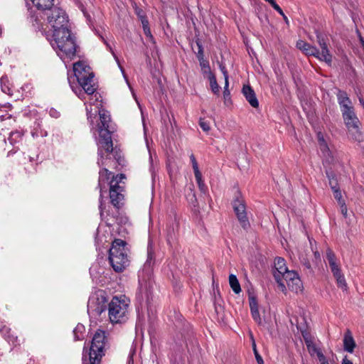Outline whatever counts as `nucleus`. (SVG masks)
<instances>
[{
	"label": "nucleus",
	"mask_w": 364,
	"mask_h": 364,
	"mask_svg": "<svg viewBox=\"0 0 364 364\" xmlns=\"http://www.w3.org/2000/svg\"><path fill=\"white\" fill-rule=\"evenodd\" d=\"M199 125L204 132H208L210 130V127L209 122L203 119H200Z\"/></svg>",
	"instance_id": "nucleus-33"
},
{
	"label": "nucleus",
	"mask_w": 364,
	"mask_h": 364,
	"mask_svg": "<svg viewBox=\"0 0 364 364\" xmlns=\"http://www.w3.org/2000/svg\"><path fill=\"white\" fill-rule=\"evenodd\" d=\"M192 167H193V171H194V175H195V177L196 178H200V175L201 174L200 170H199V168H198V163H193L192 164Z\"/></svg>",
	"instance_id": "nucleus-36"
},
{
	"label": "nucleus",
	"mask_w": 364,
	"mask_h": 364,
	"mask_svg": "<svg viewBox=\"0 0 364 364\" xmlns=\"http://www.w3.org/2000/svg\"><path fill=\"white\" fill-rule=\"evenodd\" d=\"M143 30H144V34H145L147 37L150 38L151 39H152V38H153V36H152V35H151V30H150L149 26V27H146V28H143Z\"/></svg>",
	"instance_id": "nucleus-42"
},
{
	"label": "nucleus",
	"mask_w": 364,
	"mask_h": 364,
	"mask_svg": "<svg viewBox=\"0 0 364 364\" xmlns=\"http://www.w3.org/2000/svg\"><path fill=\"white\" fill-rule=\"evenodd\" d=\"M140 325H141V324H140V321H139L137 322V323H136V330H138V328H139V326H140Z\"/></svg>",
	"instance_id": "nucleus-54"
},
{
	"label": "nucleus",
	"mask_w": 364,
	"mask_h": 364,
	"mask_svg": "<svg viewBox=\"0 0 364 364\" xmlns=\"http://www.w3.org/2000/svg\"><path fill=\"white\" fill-rule=\"evenodd\" d=\"M336 96L346 127L360 124V120L355 112L353 103L346 92L338 90Z\"/></svg>",
	"instance_id": "nucleus-8"
},
{
	"label": "nucleus",
	"mask_w": 364,
	"mask_h": 364,
	"mask_svg": "<svg viewBox=\"0 0 364 364\" xmlns=\"http://www.w3.org/2000/svg\"><path fill=\"white\" fill-rule=\"evenodd\" d=\"M305 342L308 350L311 355H316L317 357H318V353H323L321 350L316 347V344L308 338H305Z\"/></svg>",
	"instance_id": "nucleus-23"
},
{
	"label": "nucleus",
	"mask_w": 364,
	"mask_h": 364,
	"mask_svg": "<svg viewBox=\"0 0 364 364\" xmlns=\"http://www.w3.org/2000/svg\"><path fill=\"white\" fill-rule=\"evenodd\" d=\"M75 77L77 85L72 84L78 90V88L84 90L86 94H93L97 90V85L94 80V74L91 68L84 61H78L73 65Z\"/></svg>",
	"instance_id": "nucleus-5"
},
{
	"label": "nucleus",
	"mask_w": 364,
	"mask_h": 364,
	"mask_svg": "<svg viewBox=\"0 0 364 364\" xmlns=\"http://www.w3.org/2000/svg\"><path fill=\"white\" fill-rule=\"evenodd\" d=\"M190 159H191V164L197 162L196 159V157H195V156L193 154H191L190 156Z\"/></svg>",
	"instance_id": "nucleus-48"
},
{
	"label": "nucleus",
	"mask_w": 364,
	"mask_h": 364,
	"mask_svg": "<svg viewBox=\"0 0 364 364\" xmlns=\"http://www.w3.org/2000/svg\"><path fill=\"white\" fill-rule=\"evenodd\" d=\"M22 134L19 132H14L10 134L9 137V140L11 144H14L19 141L21 139Z\"/></svg>",
	"instance_id": "nucleus-28"
},
{
	"label": "nucleus",
	"mask_w": 364,
	"mask_h": 364,
	"mask_svg": "<svg viewBox=\"0 0 364 364\" xmlns=\"http://www.w3.org/2000/svg\"><path fill=\"white\" fill-rule=\"evenodd\" d=\"M136 14L138 16V17L139 18V19H141L142 16H145L144 15V11L141 9H136Z\"/></svg>",
	"instance_id": "nucleus-44"
},
{
	"label": "nucleus",
	"mask_w": 364,
	"mask_h": 364,
	"mask_svg": "<svg viewBox=\"0 0 364 364\" xmlns=\"http://www.w3.org/2000/svg\"><path fill=\"white\" fill-rule=\"evenodd\" d=\"M100 215L102 218L104 215V213H103V207H102V201H100Z\"/></svg>",
	"instance_id": "nucleus-49"
},
{
	"label": "nucleus",
	"mask_w": 364,
	"mask_h": 364,
	"mask_svg": "<svg viewBox=\"0 0 364 364\" xmlns=\"http://www.w3.org/2000/svg\"><path fill=\"white\" fill-rule=\"evenodd\" d=\"M229 284L235 294H240L241 292V287L237 277L235 274H230L229 276Z\"/></svg>",
	"instance_id": "nucleus-21"
},
{
	"label": "nucleus",
	"mask_w": 364,
	"mask_h": 364,
	"mask_svg": "<svg viewBox=\"0 0 364 364\" xmlns=\"http://www.w3.org/2000/svg\"><path fill=\"white\" fill-rule=\"evenodd\" d=\"M85 332V326L81 323H78L73 330L75 340L78 341V340L83 339Z\"/></svg>",
	"instance_id": "nucleus-24"
},
{
	"label": "nucleus",
	"mask_w": 364,
	"mask_h": 364,
	"mask_svg": "<svg viewBox=\"0 0 364 364\" xmlns=\"http://www.w3.org/2000/svg\"><path fill=\"white\" fill-rule=\"evenodd\" d=\"M196 182L198 183L199 189L202 192L205 193V190H206V186H205L203 181L202 179V174L200 175V178H196Z\"/></svg>",
	"instance_id": "nucleus-31"
},
{
	"label": "nucleus",
	"mask_w": 364,
	"mask_h": 364,
	"mask_svg": "<svg viewBox=\"0 0 364 364\" xmlns=\"http://www.w3.org/2000/svg\"><path fill=\"white\" fill-rule=\"evenodd\" d=\"M265 1L269 3L270 4H272L274 1H275L274 0H265Z\"/></svg>",
	"instance_id": "nucleus-55"
},
{
	"label": "nucleus",
	"mask_w": 364,
	"mask_h": 364,
	"mask_svg": "<svg viewBox=\"0 0 364 364\" xmlns=\"http://www.w3.org/2000/svg\"><path fill=\"white\" fill-rule=\"evenodd\" d=\"M107 306L106 294L103 290H97L90 296L87 302V312L92 316H98L105 312Z\"/></svg>",
	"instance_id": "nucleus-10"
},
{
	"label": "nucleus",
	"mask_w": 364,
	"mask_h": 364,
	"mask_svg": "<svg viewBox=\"0 0 364 364\" xmlns=\"http://www.w3.org/2000/svg\"><path fill=\"white\" fill-rule=\"evenodd\" d=\"M199 63L202 73L204 75V76L208 78L211 77V75H215L210 70V65L208 60L201 58Z\"/></svg>",
	"instance_id": "nucleus-22"
},
{
	"label": "nucleus",
	"mask_w": 364,
	"mask_h": 364,
	"mask_svg": "<svg viewBox=\"0 0 364 364\" xmlns=\"http://www.w3.org/2000/svg\"><path fill=\"white\" fill-rule=\"evenodd\" d=\"M355 347V343L350 331H348L343 338L344 350L348 353H353Z\"/></svg>",
	"instance_id": "nucleus-17"
},
{
	"label": "nucleus",
	"mask_w": 364,
	"mask_h": 364,
	"mask_svg": "<svg viewBox=\"0 0 364 364\" xmlns=\"http://www.w3.org/2000/svg\"><path fill=\"white\" fill-rule=\"evenodd\" d=\"M140 20L143 28L149 27V21L146 16H142Z\"/></svg>",
	"instance_id": "nucleus-43"
},
{
	"label": "nucleus",
	"mask_w": 364,
	"mask_h": 364,
	"mask_svg": "<svg viewBox=\"0 0 364 364\" xmlns=\"http://www.w3.org/2000/svg\"><path fill=\"white\" fill-rule=\"evenodd\" d=\"M153 259V254L152 252L149 250H148V256L147 259L144 265V269L147 270L148 272L150 271L151 267V261Z\"/></svg>",
	"instance_id": "nucleus-29"
},
{
	"label": "nucleus",
	"mask_w": 364,
	"mask_h": 364,
	"mask_svg": "<svg viewBox=\"0 0 364 364\" xmlns=\"http://www.w3.org/2000/svg\"><path fill=\"white\" fill-rule=\"evenodd\" d=\"M326 259L328 262L331 272L336 279L338 287L343 291H346L348 288L347 283L344 275L341 272L340 264L333 252L329 248L326 250Z\"/></svg>",
	"instance_id": "nucleus-11"
},
{
	"label": "nucleus",
	"mask_w": 364,
	"mask_h": 364,
	"mask_svg": "<svg viewBox=\"0 0 364 364\" xmlns=\"http://www.w3.org/2000/svg\"><path fill=\"white\" fill-rule=\"evenodd\" d=\"M341 364H353V363L350 360H348L346 357H345L343 359Z\"/></svg>",
	"instance_id": "nucleus-46"
},
{
	"label": "nucleus",
	"mask_w": 364,
	"mask_h": 364,
	"mask_svg": "<svg viewBox=\"0 0 364 364\" xmlns=\"http://www.w3.org/2000/svg\"><path fill=\"white\" fill-rule=\"evenodd\" d=\"M168 234H167V240L170 243L171 240H173L175 238V231L174 228L172 227L171 228H169L168 229Z\"/></svg>",
	"instance_id": "nucleus-35"
},
{
	"label": "nucleus",
	"mask_w": 364,
	"mask_h": 364,
	"mask_svg": "<svg viewBox=\"0 0 364 364\" xmlns=\"http://www.w3.org/2000/svg\"><path fill=\"white\" fill-rule=\"evenodd\" d=\"M68 82L72 90L82 101H84L87 119L92 126V131L95 136L98 146L99 166H110L109 163L113 162L109 157L113 150L111 130L109 123L110 116L102 107L100 95L96 92L93 94H86L84 90H78L72 84L71 77H68Z\"/></svg>",
	"instance_id": "nucleus-1"
},
{
	"label": "nucleus",
	"mask_w": 364,
	"mask_h": 364,
	"mask_svg": "<svg viewBox=\"0 0 364 364\" xmlns=\"http://www.w3.org/2000/svg\"><path fill=\"white\" fill-rule=\"evenodd\" d=\"M133 353H131L129 355L127 364H134L133 358H132Z\"/></svg>",
	"instance_id": "nucleus-47"
},
{
	"label": "nucleus",
	"mask_w": 364,
	"mask_h": 364,
	"mask_svg": "<svg viewBox=\"0 0 364 364\" xmlns=\"http://www.w3.org/2000/svg\"><path fill=\"white\" fill-rule=\"evenodd\" d=\"M249 305L253 319L258 323H261L262 320L259 312V305L256 297L254 295H249Z\"/></svg>",
	"instance_id": "nucleus-15"
},
{
	"label": "nucleus",
	"mask_w": 364,
	"mask_h": 364,
	"mask_svg": "<svg viewBox=\"0 0 364 364\" xmlns=\"http://www.w3.org/2000/svg\"><path fill=\"white\" fill-rule=\"evenodd\" d=\"M106 336L105 332L98 330L95 333L89 353L88 362L85 355L82 358V364H98L104 355Z\"/></svg>",
	"instance_id": "nucleus-9"
},
{
	"label": "nucleus",
	"mask_w": 364,
	"mask_h": 364,
	"mask_svg": "<svg viewBox=\"0 0 364 364\" xmlns=\"http://www.w3.org/2000/svg\"><path fill=\"white\" fill-rule=\"evenodd\" d=\"M318 141H319V143H320L321 141H324V139H323V136L321 135V134H318Z\"/></svg>",
	"instance_id": "nucleus-51"
},
{
	"label": "nucleus",
	"mask_w": 364,
	"mask_h": 364,
	"mask_svg": "<svg viewBox=\"0 0 364 364\" xmlns=\"http://www.w3.org/2000/svg\"><path fill=\"white\" fill-rule=\"evenodd\" d=\"M1 333L9 343L16 345V343L17 342V336L11 333L9 328L4 326L1 329Z\"/></svg>",
	"instance_id": "nucleus-20"
},
{
	"label": "nucleus",
	"mask_w": 364,
	"mask_h": 364,
	"mask_svg": "<svg viewBox=\"0 0 364 364\" xmlns=\"http://www.w3.org/2000/svg\"><path fill=\"white\" fill-rule=\"evenodd\" d=\"M49 114L50 117H52L53 118H58L60 116L59 112H58L56 109H55L53 108H51L49 110Z\"/></svg>",
	"instance_id": "nucleus-39"
},
{
	"label": "nucleus",
	"mask_w": 364,
	"mask_h": 364,
	"mask_svg": "<svg viewBox=\"0 0 364 364\" xmlns=\"http://www.w3.org/2000/svg\"><path fill=\"white\" fill-rule=\"evenodd\" d=\"M150 161H151V164H152V156L151 154H150Z\"/></svg>",
	"instance_id": "nucleus-58"
},
{
	"label": "nucleus",
	"mask_w": 364,
	"mask_h": 364,
	"mask_svg": "<svg viewBox=\"0 0 364 364\" xmlns=\"http://www.w3.org/2000/svg\"><path fill=\"white\" fill-rule=\"evenodd\" d=\"M271 5L277 11L281 9L279 6L275 1H274Z\"/></svg>",
	"instance_id": "nucleus-45"
},
{
	"label": "nucleus",
	"mask_w": 364,
	"mask_h": 364,
	"mask_svg": "<svg viewBox=\"0 0 364 364\" xmlns=\"http://www.w3.org/2000/svg\"><path fill=\"white\" fill-rule=\"evenodd\" d=\"M328 179H329V184L331 186V188L333 192V196L335 199L337 200L338 203H340L341 202H344V200L342 198V194L339 189V187L338 186V184L334 180L333 177H331L328 175Z\"/></svg>",
	"instance_id": "nucleus-18"
},
{
	"label": "nucleus",
	"mask_w": 364,
	"mask_h": 364,
	"mask_svg": "<svg viewBox=\"0 0 364 364\" xmlns=\"http://www.w3.org/2000/svg\"><path fill=\"white\" fill-rule=\"evenodd\" d=\"M359 101H360V104L362 105V106L363 107V103H364L363 100L362 98H360Z\"/></svg>",
	"instance_id": "nucleus-56"
},
{
	"label": "nucleus",
	"mask_w": 364,
	"mask_h": 364,
	"mask_svg": "<svg viewBox=\"0 0 364 364\" xmlns=\"http://www.w3.org/2000/svg\"><path fill=\"white\" fill-rule=\"evenodd\" d=\"M338 205H339L340 211H341V214L343 215V216L344 218H347L348 208H347L345 201L342 202V203L341 202L340 203H338Z\"/></svg>",
	"instance_id": "nucleus-32"
},
{
	"label": "nucleus",
	"mask_w": 364,
	"mask_h": 364,
	"mask_svg": "<svg viewBox=\"0 0 364 364\" xmlns=\"http://www.w3.org/2000/svg\"><path fill=\"white\" fill-rule=\"evenodd\" d=\"M277 12H278L280 15H282V16H284V12H283V11H282V9H281L280 10H279Z\"/></svg>",
	"instance_id": "nucleus-53"
},
{
	"label": "nucleus",
	"mask_w": 364,
	"mask_h": 364,
	"mask_svg": "<svg viewBox=\"0 0 364 364\" xmlns=\"http://www.w3.org/2000/svg\"><path fill=\"white\" fill-rule=\"evenodd\" d=\"M360 40L361 45L363 46V49H364V38L360 37Z\"/></svg>",
	"instance_id": "nucleus-52"
},
{
	"label": "nucleus",
	"mask_w": 364,
	"mask_h": 364,
	"mask_svg": "<svg viewBox=\"0 0 364 364\" xmlns=\"http://www.w3.org/2000/svg\"><path fill=\"white\" fill-rule=\"evenodd\" d=\"M319 147L324 155H329V149L325 141L320 142Z\"/></svg>",
	"instance_id": "nucleus-34"
},
{
	"label": "nucleus",
	"mask_w": 364,
	"mask_h": 364,
	"mask_svg": "<svg viewBox=\"0 0 364 364\" xmlns=\"http://www.w3.org/2000/svg\"><path fill=\"white\" fill-rule=\"evenodd\" d=\"M105 44L107 45V48L109 50V51H110V52H111V53L112 54V55H113V57H114V60H116V62H117V65H118V66H119V68L120 70H121V71H122V75H123V76H124V79H125V80H126L127 83L128 84L129 87H130V85H129V82H128L127 77V76H126V75H125L124 70L123 68L121 66V65H120V63H119V59H118L117 56L115 55V53H114V50H112V47H111V46H109V45L106 41H105Z\"/></svg>",
	"instance_id": "nucleus-25"
},
{
	"label": "nucleus",
	"mask_w": 364,
	"mask_h": 364,
	"mask_svg": "<svg viewBox=\"0 0 364 364\" xmlns=\"http://www.w3.org/2000/svg\"><path fill=\"white\" fill-rule=\"evenodd\" d=\"M363 108H364V103H363Z\"/></svg>",
	"instance_id": "nucleus-59"
},
{
	"label": "nucleus",
	"mask_w": 364,
	"mask_h": 364,
	"mask_svg": "<svg viewBox=\"0 0 364 364\" xmlns=\"http://www.w3.org/2000/svg\"><path fill=\"white\" fill-rule=\"evenodd\" d=\"M109 260L115 272H122L129 265V259L126 242L120 239L112 242L109 249Z\"/></svg>",
	"instance_id": "nucleus-7"
},
{
	"label": "nucleus",
	"mask_w": 364,
	"mask_h": 364,
	"mask_svg": "<svg viewBox=\"0 0 364 364\" xmlns=\"http://www.w3.org/2000/svg\"><path fill=\"white\" fill-rule=\"evenodd\" d=\"M220 70L222 72V73L224 75V78H225V82H226V84H228V72L225 68V66L223 65H220Z\"/></svg>",
	"instance_id": "nucleus-40"
},
{
	"label": "nucleus",
	"mask_w": 364,
	"mask_h": 364,
	"mask_svg": "<svg viewBox=\"0 0 364 364\" xmlns=\"http://www.w3.org/2000/svg\"><path fill=\"white\" fill-rule=\"evenodd\" d=\"M360 124H353L347 126L348 136L353 141H362L363 140V133L360 129Z\"/></svg>",
	"instance_id": "nucleus-16"
},
{
	"label": "nucleus",
	"mask_w": 364,
	"mask_h": 364,
	"mask_svg": "<svg viewBox=\"0 0 364 364\" xmlns=\"http://www.w3.org/2000/svg\"><path fill=\"white\" fill-rule=\"evenodd\" d=\"M198 54H197V57L198 58V60L200 61V60L202 58V59H204L203 58V48L200 45H199L198 43Z\"/></svg>",
	"instance_id": "nucleus-41"
},
{
	"label": "nucleus",
	"mask_w": 364,
	"mask_h": 364,
	"mask_svg": "<svg viewBox=\"0 0 364 364\" xmlns=\"http://www.w3.org/2000/svg\"><path fill=\"white\" fill-rule=\"evenodd\" d=\"M210 81V85L211 90L213 93L218 95L220 92V86L218 85L215 76L211 75V77L208 78Z\"/></svg>",
	"instance_id": "nucleus-26"
},
{
	"label": "nucleus",
	"mask_w": 364,
	"mask_h": 364,
	"mask_svg": "<svg viewBox=\"0 0 364 364\" xmlns=\"http://www.w3.org/2000/svg\"><path fill=\"white\" fill-rule=\"evenodd\" d=\"M318 359L320 362V364H329L328 360L326 358L323 353H318Z\"/></svg>",
	"instance_id": "nucleus-38"
},
{
	"label": "nucleus",
	"mask_w": 364,
	"mask_h": 364,
	"mask_svg": "<svg viewBox=\"0 0 364 364\" xmlns=\"http://www.w3.org/2000/svg\"><path fill=\"white\" fill-rule=\"evenodd\" d=\"M317 39L318 43L321 50L319 51L317 48L311 45L309 48H307L304 53L306 55L314 56L319 60L324 61L328 65H330L332 62V55L329 52L327 43L325 39L321 36H317Z\"/></svg>",
	"instance_id": "nucleus-12"
},
{
	"label": "nucleus",
	"mask_w": 364,
	"mask_h": 364,
	"mask_svg": "<svg viewBox=\"0 0 364 364\" xmlns=\"http://www.w3.org/2000/svg\"><path fill=\"white\" fill-rule=\"evenodd\" d=\"M228 87H229V81H228V84H226V82H225L224 92H223L225 100H226L230 97V93Z\"/></svg>",
	"instance_id": "nucleus-37"
},
{
	"label": "nucleus",
	"mask_w": 364,
	"mask_h": 364,
	"mask_svg": "<svg viewBox=\"0 0 364 364\" xmlns=\"http://www.w3.org/2000/svg\"><path fill=\"white\" fill-rule=\"evenodd\" d=\"M311 45L303 41H299L297 42L296 43V47L302 50L304 53H305V51L307 50L308 48H309Z\"/></svg>",
	"instance_id": "nucleus-30"
},
{
	"label": "nucleus",
	"mask_w": 364,
	"mask_h": 364,
	"mask_svg": "<svg viewBox=\"0 0 364 364\" xmlns=\"http://www.w3.org/2000/svg\"><path fill=\"white\" fill-rule=\"evenodd\" d=\"M124 178L125 176L122 173L114 176L107 168H102L99 172L98 181V186L100 189V198H102L103 189L106 188L107 185H109L111 203L114 206H118L124 198V196L122 193L124 187L119 183Z\"/></svg>",
	"instance_id": "nucleus-3"
},
{
	"label": "nucleus",
	"mask_w": 364,
	"mask_h": 364,
	"mask_svg": "<svg viewBox=\"0 0 364 364\" xmlns=\"http://www.w3.org/2000/svg\"><path fill=\"white\" fill-rule=\"evenodd\" d=\"M242 91L250 105L254 108L258 107L259 102L252 88L250 85H246L243 86Z\"/></svg>",
	"instance_id": "nucleus-14"
},
{
	"label": "nucleus",
	"mask_w": 364,
	"mask_h": 364,
	"mask_svg": "<svg viewBox=\"0 0 364 364\" xmlns=\"http://www.w3.org/2000/svg\"><path fill=\"white\" fill-rule=\"evenodd\" d=\"M38 15L43 19V23H36L41 26L47 39L58 55L64 61L71 60L76 53L77 46L75 36L69 28L68 16L65 11L58 6H51Z\"/></svg>",
	"instance_id": "nucleus-2"
},
{
	"label": "nucleus",
	"mask_w": 364,
	"mask_h": 364,
	"mask_svg": "<svg viewBox=\"0 0 364 364\" xmlns=\"http://www.w3.org/2000/svg\"><path fill=\"white\" fill-rule=\"evenodd\" d=\"M250 338H251L252 343V349H253L254 354L255 355V358L257 360V363L258 364H264L263 359L261 357V355L259 354V353L257 350L256 343H255V339H254L252 333H250Z\"/></svg>",
	"instance_id": "nucleus-27"
},
{
	"label": "nucleus",
	"mask_w": 364,
	"mask_h": 364,
	"mask_svg": "<svg viewBox=\"0 0 364 364\" xmlns=\"http://www.w3.org/2000/svg\"><path fill=\"white\" fill-rule=\"evenodd\" d=\"M130 300L125 295L115 296L108 304V316L112 323H124L129 316Z\"/></svg>",
	"instance_id": "nucleus-6"
},
{
	"label": "nucleus",
	"mask_w": 364,
	"mask_h": 364,
	"mask_svg": "<svg viewBox=\"0 0 364 364\" xmlns=\"http://www.w3.org/2000/svg\"><path fill=\"white\" fill-rule=\"evenodd\" d=\"M33 5L41 11L50 9L53 6V0H31Z\"/></svg>",
	"instance_id": "nucleus-19"
},
{
	"label": "nucleus",
	"mask_w": 364,
	"mask_h": 364,
	"mask_svg": "<svg viewBox=\"0 0 364 364\" xmlns=\"http://www.w3.org/2000/svg\"><path fill=\"white\" fill-rule=\"evenodd\" d=\"M276 271L274 273V278L278 283L279 288L282 292L287 290L283 279L286 281L288 288L296 293L302 291L303 284L297 272L289 271L286 266L284 259L277 257L274 261Z\"/></svg>",
	"instance_id": "nucleus-4"
},
{
	"label": "nucleus",
	"mask_w": 364,
	"mask_h": 364,
	"mask_svg": "<svg viewBox=\"0 0 364 364\" xmlns=\"http://www.w3.org/2000/svg\"><path fill=\"white\" fill-rule=\"evenodd\" d=\"M284 21H286L287 22L288 21V19H287V17L284 15V16H283Z\"/></svg>",
	"instance_id": "nucleus-57"
},
{
	"label": "nucleus",
	"mask_w": 364,
	"mask_h": 364,
	"mask_svg": "<svg viewBox=\"0 0 364 364\" xmlns=\"http://www.w3.org/2000/svg\"><path fill=\"white\" fill-rule=\"evenodd\" d=\"M314 257L317 259H320V254L318 251L314 252Z\"/></svg>",
	"instance_id": "nucleus-50"
},
{
	"label": "nucleus",
	"mask_w": 364,
	"mask_h": 364,
	"mask_svg": "<svg viewBox=\"0 0 364 364\" xmlns=\"http://www.w3.org/2000/svg\"><path fill=\"white\" fill-rule=\"evenodd\" d=\"M233 209L237 217V219L244 229L250 227V223L247 220L245 211V205L242 198H236L233 202Z\"/></svg>",
	"instance_id": "nucleus-13"
}]
</instances>
